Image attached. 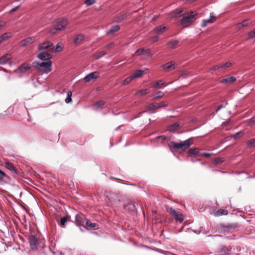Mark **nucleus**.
I'll return each mask as SVG.
<instances>
[{"label": "nucleus", "instance_id": "obj_57", "mask_svg": "<svg viewBox=\"0 0 255 255\" xmlns=\"http://www.w3.org/2000/svg\"><path fill=\"white\" fill-rule=\"evenodd\" d=\"M157 138L161 139L162 141H164L166 139V137L164 135L159 136Z\"/></svg>", "mask_w": 255, "mask_h": 255}, {"label": "nucleus", "instance_id": "obj_15", "mask_svg": "<svg viewBox=\"0 0 255 255\" xmlns=\"http://www.w3.org/2000/svg\"><path fill=\"white\" fill-rule=\"evenodd\" d=\"M30 68V66L27 63H24L20 66L16 71V72L24 73L26 70Z\"/></svg>", "mask_w": 255, "mask_h": 255}, {"label": "nucleus", "instance_id": "obj_40", "mask_svg": "<svg viewBox=\"0 0 255 255\" xmlns=\"http://www.w3.org/2000/svg\"><path fill=\"white\" fill-rule=\"evenodd\" d=\"M233 64V63H232L230 61H228L224 64H221V69H226L227 68H228L230 66H231Z\"/></svg>", "mask_w": 255, "mask_h": 255}, {"label": "nucleus", "instance_id": "obj_30", "mask_svg": "<svg viewBox=\"0 0 255 255\" xmlns=\"http://www.w3.org/2000/svg\"><path fill=\"white\" fill-rule=\"evenodd\" d=\"M105 105V102L104 101H99L97 102L94 105V109L95 110H98L100 108L103 107Z\"/></svg>", "mask_w": 255, "mask_h": 255}, {"label": "nucleus", "instance_id": "obj_22", "mask_svg": "<svg viewBox=\"0 0 255 255\" xmlns=\"http://www.w3.org/2000/svg\"><path fill=\"white\" fill-rule=\"evenodd\" d=\"M237 79L235 77L231 76L230 77L224 79L220 81L221 83H233L236 81Z\"/></svg>", "mask_w": 255, "mask_h": 255}, {"label": "nucleus", "instance_id": "obj_35", "mask_svg": "<svg viewBox=\"0 0 255 255\" xmlns=\"http://www.w3.org/2000/svg\"><path fill=\"white\" fill-rule=\"evenodd\" d=\"M143 73V71L141 70H137L136 71L134 72V73L131 76L133 79L138 78L140 77L141 75H142Z\"/></svg>", "mask_w": 255, "mask_h": 255}, {"label": "nucleus", "instance_id": "obj_58", "mask_svg": "<svg viewBox=\"0 0 255 255\" xmlns=\"http://www.w3.org/2000/svg\"><path fill=\"white\" fill-rule=\"evenodd\" d=\"M225 107V105H221L219 106L217 108L216 111L217 112L219 111V110H220L221 109L224 108Z\"/></svg>", "mask_w": 255, "mask_h": 255}, {"label": "nucleus", "instance_id": "obj_39", "mask_svg": "<svg viewBox=\"0 0 255 255\" xmlns=\"http://www.w3.org/2000/svg\"><path fill=\"white\" fill-rule=\"evenodd\" d=\"M247 144L250 148L255 146V138H252L247 141Z\"/></svg>", "mask_w": 255, "mask_h": 255}, {"label": "nucleus", "instance_id": "obj_7", "mask_svg": "<svg viewBox=\"0 0 255 255\" xmlns=\"http://www.w3.org/2000/svg\"><path fill=\"white\" fill-rule=\"evenodd\" d=\"M168 106V104L166 102H161L160 103H152L148 105L146 108L148 111H155L160 108L165 107Z\"/></svg>", "mask_w": 255, "mask_h": 255}, {"label": "nucleus", "instance_id": "obj_18", "mask_svg": "<svg viewBox=\"0 0 255 255\" xmlns=\"http://www.w3.org/2000/svg\"><path fill=\"white\" fill-rule=\"evenodd\" d=\"M84 35L82 33L78 34L74 38V43L76 45H79L81 43L84 38Z\"/></svg>", "mask_w": 255, "mask_h": 255}, {"label": "nucleus", "instance_id": "obj_23", "mask_svg": "<svg viewBox=\"0 0 255 255\" xmlns=\"http://www.w3.org/2000/svg\"><path fill=\"white\" fill-rule=\"evenodd\" d=\"M33 40L31 37H27L24 39H23L21 41V46H26L27 45L33 43Z\"/></svg>", "mask_w": 255, "mask_h": 255}, {"label": "nucleus", "instance_id": "obj_46", "mask_svg": "<svg viewBox=\"0 0 255 255\" xmlns=\"http://www.w3.org/2000/svg\"><path fill=\"white\" fill-rule=\"evenodd\" d=\"M244 134V133L243 131H239L238 132L236 133L234 135L233 137L235 139H237L242 136H243Z\"/></svg>", "mask_w": 255, "mask_h": 255}, {"label": "nucleus", "instance_id": "obj_44", "mask_svg": "<svg viewBox=\"0 0 255 255\" xmlns=\"http://www.w3.org/2000/svg\"><path fill=\"white\" fill-rule=\"evenodd\" d=\"M143 55H144L146 57H151L152 56V54L151 53L150 49H144V52L143 53Z\"/></svg>", "mask_w": 255, "mask_h": 255}, {"label": "nucleus", "instance_id": "obj_24", "mask_svg": "<svg viewBox=\"0 0 255 255\" xmlns=\"http://www.w3.org/2000/svg\"><path fill=\"white\" fill-rule=\"evenodd\" d=\"M162 85L164 87L166 86L167 85L164 82H163L162 80H159L157 81H154L152 83V86L154 88H158V86Z\"/></svg>", "mask_w": 255, "mask_h": 255}, {"label": "nucleus", "instance_id": "obj_51", "mask_svg": "<svg viewBox=\"0 0 255 255\" xmlns=\"http://www.w3.org/2000/svg\"><path fill=\"white\" fill-rule=\"evenodd\" d=\"M248 124L249 125H253L255 124V117H253L251 118L248 122Z\"/></svg>", "mask_w": 255, "mask_h": 255}, {"label": "nucleus", "instance_id": "obj_53", "mask_svg": "<svg viewBox=\"0 0 255 255\" xmlns=\"http://www.w3.org/2000/svg\"><path fill=\"white\" fill-rule=\"evenodd\" d=\"M151 40L153 42H155L158 40V37L157 36H152L151 37Z\"/></svg>", "mask_w": 255, "mask_h": 255}, {"label": "nucleus", "instance_id": "obj_31", "mask_svg": "<svg viewBox=\"0 0 255 255\" xmlns=\"http://www.w3.org/2000/svg\"><path fill=\"white\" fill-rule=\"evenodd\" d=\"M106 54V51H102L96 52L94 54V58L96 60L99 59L104 56Z\"/></svg>", "mask_w": 255, "mask_h": 255}, {"label": "nucleus", "instance_id": "obj_45", "mask_svg": "<svg viewBox=\"0 0 255 255\" xmlns=\"http://www.w3.org/2000/svg\"><path fill=\"white\" fill-rule=\"evenodd\" d=\"M9 37L6 33H4L0 36V43L2 42L4 40L7 39Z\"/></svg>", "mask_w": 255, "mask_h": 255}, {"label": "nucleus", "instance_id": "obj_54", "mask_svg": "<svg viewBox=\"0 0 255 255\" xmlns=\"http://www.w3.org/2000/svg\"><path fill=\"white\" fill-rule=\"evenodd\" d=\"M19 6H17L13 8H12L10 11H9V13H12L14 11H15L16 10H17L18 9H19Z\"/></svg>", "mask_w": 255, "mask_h": 255}, {"label": "nucleus", "instance_id": "obj_2", "mask_svg": "<svg viewBox=\"0 0 255 255\" xmlns=\"http://www.w3.org/2000/svg\"><path fill=\"white\" fill-rule=\"evenodd\" d=\"M33 65L39 70L42 71L43 73L46 74L51 71L52 69L51 61L41 62L34 61L33 62Z\"/></svg>", "mask_w": 255, "mask_h": 255}, {"label": "nucleus", "instance_id": "obj_61", "mask_svg": "<svg viewBox=\"0 0 255 255\" xmlns=\"http://www.w3.org/2000/svg\"><path fill=\"white\" fill-rule=\"evenodd\" d=\"M5 22L3 21H0V28L2 26H4L5 25Z\"/></svg>", "mask_w": 255, "mask_h": 255}, {"label": "nucleus", "instance_id": "obj_1", "mask_svg": "<svg viewBox=\"0 0 255 255\" xmlns=\"http://www.w3.org/2000/svg\"><path fill=\"white\" fill-rule=\"evenodd\" d=\"M191 138H189L183 141H180V142H175L174 141L171 142L172 148L176 151L181 150V151H184L186 149L188 148L192 144L191 141Z\"/></svg>", "mask_w": 255, "mask_h": 255}, {"label": "nucleus", "instance_id": "obj_9", "mask_svg": "<svg viewBox=\"0 0 255 255\" xmlns=\"http://www.w3.org/2000/svg\"><path fill=\"white\" fill-rule=\"evenodd\" d=\"M99 77V73L98 72H93L87 75L84 78L86 82H89L93 80L97 79Z\"/></svg>", "mask_w": 255, "mask_h": 255}, {"label": "nucleus", "instance_id": "obj_6", "mask_svg": "<svg viewBox=\"0 0 255 255\" xmlns=\"http://www.w3.org/2000/svg\"><path fill=\"white\" fill-rule=\"evenodd\" d=\"M86 220L85 216L83 214H78L75 216L76 226L80 227V229L82 232H83V230L81 229V227L86 228L85 224Z\"/></svg>", "mask_w": 255, "mask_h": 255}, {"label": "nucleus", "instance_id": "obj_19", "mask_svg": "<svg viewBox=\"0 0 255 255\" xmlns=\"http://www.w3.org/2000/svg\"><path fill=\"white\" fill-rule=\"evenodd\" d=\"M183 12V9H176L173 10L171 13V17L173 18H177L180 16Z\"/></svg>", "mask_w": 255, "mask_h": 255}, {"label": "nucleus", "instance_id": "obj_47", "mask_svg": "<svg viewBox=\"0 0 255 255\" xmlns=\"http://www.w3.org/2000/svg\"><path fill=\"white\" fill-rule=\"evenodd\" d=\"M144 52V48H139L135 51V54L137 55H143Z\"/></svg>", "mask_w": 255, "mask_h": 255}, {"label": "nucleus", "instance_id": "obj_5", "mask_svg": "<svg viewBox=\"0 0 255 255\" xmlns=\"http://www.w3.org/2000/svg\"><path fill=\"white\" fill-rule=\"evenodd\" d=\"M166 210L175 219L181 223L184 220L183 215L178 211L174 210L172 207L166 206L165 207Z\"/></svg>", "mask_w": 255, "mask_h": 255}, {"label": "nucleus", "instance_id": "obj_25", "mask_svg": "<svg viewBox=\"0 0 255 255\" xmlns=\"http://www.w3.org/2000/svg\"><path fill=\"white\" fill-rule=\"evenodd\" d=\"M250 23V20L248 19H245L242 22L239 23L237 24V28L239 29H241L242 27L247 26Z\"/></svg>", "mask_w": 255, "mask_h": 255}, {"label": "nucleus", "instance_id": "obj_37", "mask_svg": "<svg viewBox=\"0 0 255 255\" xmlns=\"http://www.w3.org/2000/svg\"><path fill=\"white\" fill-rule=\"evenodd\" d=\"M97 224L94 223H92L90 220H87L85 224L86 228L90 227V228H94L96 227Z\"/></svg>", "mask_w": 255, "mask_h": 255}, {"label": "nucleus", "instance_id": "obj_49", "mask_svg": "<svg viewBox=\"0 0 255 255\" xmlns=\"http://www.w3.org/2000/svg\"><path fill=\"white\" fill-rule=\"evenodd\" d=\"M6 174L0 170V183L3 180L4 177L6 176Z\"/></svg>", "mask_w": 255, "mask_h": 255}, {"label": "nucleus", "instance_id": "obj_28", "mask_svg": "<svg viewBox=\"0 0 255 255\" xmlns=\"http://www.w3.org/2000/svg\"><path fill=\"white\" fill-rule=\"evenodd\" d=\"M149 93V90L147 89H141L137 91L135 94V96H144Z\"/></svg>", "mask_w": 255, "mask_h": 255}, {"label": "nucleus", "instance_id": "obj_17", "mask_svg": "<svg viewBox=\"0 0 255 255\" xmlns=\"http://www.w3.org/2000/svg\"><path fill=\"white\" fill-rule=\"evenodd\" d=\"M210 18L208 19H204L202 20L201 26L202 27H206L208 23H212L214 21L215 17L213 15L212 13H210Z\"/></svg>", "mask_w": 255, "mask_h": 255}, {"label": "nucleus", "instance_id": "obj_13", "mask_svg": "<svg viewBox=\"0 0 255 255\" xmlns=\"http://www.w3.org/2000/svg\"><path fill=\"white\" fill-rule=\"evenodd\" d=\"M162 68L166 71H169L176 68L175 64L173 61L168 62L162 66Z\"/></svg>", "mask_w": 255, "mask_h": 255}, {"label": "nucleus", "instance_id": "obj_52", "mask_svg": "<svg viewBox=\"0 0 255 255\" xmlns=\"http://www.w3.org/2000/svg\"><path fill=\"white\" fill-rule=\"evenodd\" d=\"M249 36L251 38L255 37V29L249 32Z\"/></svg>", "mask_w": 255, "mask_h": 255}, {"label": "nucleus", "instance_id": "obj_14", "mask_svg": "<svg viewBox=\"0 0 255 255\" xmlns=\"http://www.w3.org/2000/svg\"><path fill=\"white\" fill-rule=\"evenodd\" d=\"M12 58L11 53H6L0 57V64L4 65Z\"/></svg>", "mask_w": 255, "mask_h": 255}, {"label": "nucleus", "instance_id": "obj_50", "mask_svg": "<svg viewBox=\"0 0 255 255\" xmlns=\"http://www.w3.org/2000/svg\"><path fill=\"white\" fill-rule=\"evenodd\" d=\"M228 213L227 211H226L224 210H220L217 211V215H227Z\"/></svg>", "mask_w": 255, "mask_h": 255}, {"label": "nucleus", "instance_id": "obj_48", "mask_svg": "<svg viewBox=\"0 0 255 255\" xmlns=\"http://www.w3.org/2000/svg\"><path fill=\"white\" fill-rule=\"evenodd\" d=\"M95 0H86L85 3L86 4V5L90 6L93 4V3H95Z\"/></svg>", "mask_w": 255, "mask_h": 255}, {"label": "nucleus", "instance_id": "obj_32", "mask_svg": "<svg viewBox=\"0 0 255 255\" xmlns=\"http://www.w3.org/2000/svg\"><path fill=\"white\" fill-rule=\"evenodd\" d=\"M180 127V125L178 123H175L171 125L169 128V130L170 132H173L175 130Z\"/></svg>", "mask_w": 255, "mask_h": 255}, {"label": "nucleus", "instance_id": "obj_59", "mask_svg": "<svg viewBox=\"0 0 255 255\" xmlns=\"http://www.w3.org/2000/svg\"><path fill=\"white\" fill-rule=\"evenodd\" d=\"M223 161V158H218L216 160V162L217 163H222V162Z\"/></svg>", "mask_w": 255, "mask_h": 255}, {"label": "nucleus", "instance_id": "obj_55", "mask_svg": "<svg viewBox=\"0 0 255 255\" xmlns=\"http://www.w3.org/2000/svg\"><path fill=\"white\" fill-rule=\"evenodd\" d=\"M200 155H202V156H205V157H209L210 156H211L212 154L211 153H203L201 154H200Z\"/></svg>", "mask_w": 255, "mask_h": 255}, {"label": "nucleus", "instance_id": "obj_43", "mask_svg": "<svg viewBox=\"0 0 255 255\" xmlns=\"http://www.w3.org/2000/svg\"><path fill=\"white\" fill-rule=\"evenodd\" d=\"M220 68H221V64H217V65H215V66H214L213 67H212V68H211L209 70V72L212 73L213 72V71L218 70Z\"/></svg>", "mask_w": 255, "mask_h": 255}, {"label": "nucleus", "instance_id": "obj_60", "mask_svg": "<svg viewBox=\"0 0 255 255\" xmlns=\"http://www.w3.org/2000/svg\"><path fill=\"white\" fill-rule=\"evenodd\" d=\"M114 45L113 43H110L106 46V48L108 49L110 48Z\"/></svg>", "mask_w": 255, "mask_h": 255}, {"label": "nucleus", "instance_id": "obj_4", "mask_svg": "<svg viewBox=\"0 0 255 255\" xmlns=\"http://www.w3.org/2000/svg\"><path fill=\"white\" fill-rule=\"evenodd\" d=\"M67 24L68 21L66 18L60 19L57 21L56 26L49 30V32L53 34H56L57 30H63Z\"/></svg>", "mask_w": 255, "mask_h": 255}, {"label": "nucleus", "instance_id": "obj_33", "mask_svg": "<svg viewBox=\"0 0 255 255\" xmlns=\"http://www.w3.org/2000/svg\"><path fill=\"white\" fill-rule=\"evenodd\" d=\"M179 43V41L178 40H174L169 41L167 43V45L170 48H174L175 46Z\"/></svg>", "mask_w": 255, "mask_h": 255}, {"label": "nucleus", "instance_id": "obj_8", "mask_svg": "<svg viewBox=\"0 0 255 255\" xmlns=\"http://www.w3.org/2000/svg\"><path fill=\"white\" fill-rule=\"evenodd\" d=\"M53 46V44L50 41H45L38 46V49L41 51L44 49H49V51H51V47Z\"/></svg>", "mask_w": 255, "mask_h": 255}, {"label": "nucleus", "instance_id": "obj_10", "mask_svg": "<svg viewBox=\"0 0 255 255\" xmlns=\"http://www.w3.org/2000/svg\"><path fill=\"white\" fill-rule=\"evenodd\" d=\"M37 57L42 61H50V59L52 58V55L44 52H41L37 54Z\"/></svg>", "mask_w": 255, "mask_h": 255}, {"label": "nucleus", "instance_id": "obj_21", "mask_svg": "<svg viewBox=\"0 0 255 255\" xmlns=\"http://www.w3.org/2000/svg\"><path fill=\"white\" fill-rule=\"evenodd\" d=\"M166 29V27L165 26L160 25L154 28L153 32L154 33L159 34L163 32Z\"/></svg>", "mask_w": 255, "mask_h": 255}, {"label": "nucleus", "instance_id": "obj_42", "mask_svg": "<svg viewBox=\"0 0 255 255\" xmlns=\"http://www.w3.org/2000/svg\"><path fill=\"white\" fill-rule=\"evenodd\" d=\"M72 95V93L71 91H69L67 93V96L65 100V102L66 103H69L71 102L72 99H71V96Z\"/></svg>", "mask_w": 255, "mask_h": 255}, {"label": "nucleus", "instance_id": "obj_41", "mask_svg": "<svg viewBox=\"0 0 255 255\" xmlns=\"http://www.w3.org/2000/svg\"><path fill=\"white\" fill-rule=\"evenodd\" d=\"M133 78L131 76L127 78L125 80H124L122 82V85H127L129 84Z\"/></svg>", "mask_w": 255, "mask_h": 255}, {"label": "nucleus", "instance_id": "obj_12", "mask_svg": "<svg viewBox=\"0 0 255 255\" xmlns=\"http://www.w3.org/2000/svg\"><path fill=\"white\" fill-rule=\"evenodd\" d=\"M29 242L31 248L32 249H35L37 248L38 244V240L34 235H31L28 238Z\"/></svg>", "mask_w": 255, "mask_h": 255}, {"label": "nucleus", "instance_id": "obj_38", "mask_svg": "<svg viewBox=\"0 0 255 255\" xmlns=\"http://www.w3.org/2000/svg\"><path fill=\"white\" fill-rule=\"evenodd\" d=\"M164 96V93L162 91H158L153 97V100H156L162 98Z\"/></svg>", "mask_w": 255, "mask_h": 255}, {"label": "nucleus", "instance_id": "obj_62", "mask_svg": "<svg viewBox=\"0 0 255 255\" xmlns=\"http://www.w3.org/2000/svg\"><path fill=\"white\" fill-rule=\"evenodd\" d=\"M0 70H2V71H4L5 72H7L5 68H4L1 67V68H0Z\"/></svg>", "mask_w": 255, "mask_h": 255}, {"label": "nucleus", "instance_id": "obj_36", "mask_svg": "<svg viewBox=\"0 0 255 255\" xmlns=\"http://www.w3.org/2000/svg\"><path fill=\"white\" fill-rule=\"evenodd\" d=\"M188 152L190 154L200 155L199 153V149L198 148H190L188 150Z\"/></svg>", "mask_w": 255, "mask_h": 255}, {"label": "nucleus", "instance_id": "obj_63", "mask_svg": "<svg viewBox=\"0 0 255 255\" xmlns=\"http://www.w3.org/2000/svg\"><path fill=\"white\" fill-rule=\"evenodd\" d=\"M196 0H186V1L189 2H192L195 1Z\"/></svg>", "mask_w": 255, "mask_h": 255}, {"label": "nucleus", "instance_id": "obj_11", "mask_svg": "<svg viewBox=\"0 0 255 255\" xmlns=\"http://www.w3.org/2000/svg\"><path fill=\"white\" fill-rule=\"evenodd\" d=\"M131 13H125L123 14H121L120 15H117L115 16L114 18V21L116 22L119 23L121 22L123 20L126 19L128 16L131 15Z\"/></svg>", "mask_w": 255, "mask_h": 255}, {"label": "nucleus", "instance_id": "obj_27", "mask_svg": "<svg viewBox=\"0 0 255 255\" xmlns=\"http://www.w3.org/2000/svg\"><path fill=\"white\" fill-rule=\"evenodd\" d=\"M120 29V26L118 25H116L112 26L109 30L107 31V33L113 34L117 31H118Z\"/></svg>", "mask_w": 255, "mask_h": 255}, {"label": "nucleus", "instance_id": "obj_16", "mask_svg": "<svg viewBox=\"0 0 255 255\" xmlns=\"http://www.w3.org/2000/svg\"><path fill=\"white\" fill-rule=\"evenodd\" d=\"M137 206V204L135 202H130L127 205L125 206V209L126 210L129 209L132 212H134L136 211V207Z\"/></svg>", "mask_w": 255, "mask_h": 255}, {"label": "nucleus", "instance_id": "obj_26", "mask_svg": "<svg viewBox=\"0 0 255 255\" xmlns=\"http://www.w3.org/2000/svg\"><path fill=\"white\" fill-rule=\"evenodd\" d=\"M5 166L8 169L10 170L11 172L17 174L16 170L12 163L6 162L5 164Z\"/></svg>", "mask_w": 255, "mask_h": 255}, {"label": "nucleus", "instance_id": "obj_56", "mask_svg": "<svg viewBox=\"0 0 255 255\" xmlns=\"http://www.w3.org/2000/svg\"><path fill=\"white\" fill-rule=\"evenodd\" d=\"M230 124V120H228L222 123L223 126H227Z\"/></svg>", "mask_w": 255, "mask_h": 255}, {"label": "nucleus", "instance_id": "obj_29", "mask_svg": "<svg viewBox=\"0 0 255 255\" xmlns=\"http://www.w3.org/2000/svg\"><path fill=\"white\" fill-rule=\"evenodd\" d=\"M236 227L235 224L228 225L225 227V231L228 232H233Z\"/></svg>", "mask_w": 255, "mask_h": 255}, {"label": "nucleus", "instance_id": "obj_64", "mask_svg": "<svg viewBox=\"0 0 255 255\" xmlns=\"http://www.w3.org/2000/svg\"><path fill=\"white\" fill-rule=\"evenodd\" d=\"M182 229L183 228H181L180 230L178 231L177 232H176V234H178V233H179L180 232H182Z\"/></svg>", "mask_w": 255, "mask_h": 255}, {"label": "nucleus", "instance_id": "obj_34", "mask_svg": "<svg viewBox=\"0 0 255 255\" xmlns=\"http://www.w3.org/2000/svg\"><path fill=\"white\" fill-rule=\"evenodd\" d=\"M62 50V47L60 43H58L57 44L55 48H54L53 47V46H52V47H51V51L52 52H57L61 51Z\"/></svg>", "mask_w": 255, "mask_h": 255}, {"label": "nucleus", "instance_id": "obj_20", "mask_svg": "<svg viewBox=\"0 0 255 255\" xmlns=\"http://www.w3.org/2000/svg\"><path fill=\"white\" fill-rule=\"evenodd\" d=\"M71 218L70 216L67 215L61 218L59 223V226L61 228H64L65 227V223Z\"/></svg>", "mask_w": 255, "mask_h": 255}, {"label": "nucleus", "instance_id": "obj_3", "mask_svg": "<svg viewBox=\"0 0 255 255\" xmlns=\"http://www.w3.org/2000/svg\"><path fill=\"white\" fill-rule=\"evenodd\" d=\"M196 14L194 11H191L188 13L186 15L183 17L180 21L181 25L184 27H187L192 24L195 21V16Z\"/></svg>", "mask_w": 255, "mask_h": 255}]
</instances>
